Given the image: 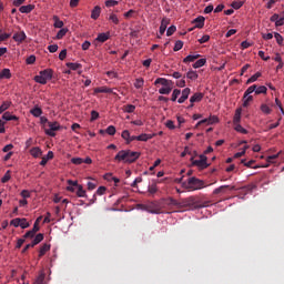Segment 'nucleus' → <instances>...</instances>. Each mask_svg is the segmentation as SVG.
Listing matches in <instances>:
<instances>
[{"label":"nucleus","mask_w":284,"mask_h":284,"mask_svg":"<svg viewBox=\"0 0 284 284\" xmlns=\"http://www.w3.org/2000/svg\"><path fill=\"white\" fill-rule=\"evenodd\" d=\"M141 152L132 151V150H121L114 156V161L118 163H135L138 159H140Z\"/></svg>","instance_id":"nucleus-1"},{"label":"nucleus","mask_w":284,"mask_h":284,"mask_svg":"<svg viewBox=\"0 0 284 284\" xmlns=\"http://www.w3.org/2000/svg\"><path fill=\"white\" fill-rule=\"evenodd\" d=\"M182 185L185 190H189L190 192H194L196 190H203V187H205V182L196 178H189L187 182H183Z\"/></svg>","instance_id":"nucleus-2"},{"label":"nucleus","mask_w":284,"mask_h":284,"mask_svg":"<svg viewBox=\"0 0 284 284\" xmlns=\"http://www.w3.org/2000/svg\"><path fill=\"white\" fill-rule=\"evenodd\" d=\"M52 79V69H45L40 71L39 75L34 77L36 83H40L41 85H45Z\"/></svg>","instance_id":"nucleus-3"},{"label":"nucleus","mask_w":284,"mask_h":284,"mask_svg":"<svg viewBox=\"0 0 284 284\" xmlns=\"http://www.w3.org/2000/svg\"><path fill=\"white\" fill-rule=\"evenodd\" d=\"M190 161L192 165H195L199 170H206V168H210V164H207V156H205V154H201L200 160H194V156H192Z\"/></svg>","instance_id":"nucleus-4"},{"label":"nucleus","mask_w":284,"mask_h":284,"mask_svg":"<svg viewBox=\"0 0 284 284\" xmlns=\"http://www.w3.org/2000/svg\"><path fill=\"white\" fill-rule=\"evenodd\" d=\"M253 92H256V84L248 87L247 90L244 92V108H247V105H250V102L254 101V97L250 95Z\"/></svg>","instance_id":"nucleus-5"},{"label":"nucleus","mask_w":284,"mask_h":284,"mask_svg":"<svg viewBox=\"0 0 284 284\" xmlns=\"http://www.w3.org/2000/svg\"><path fill=\"white\" fill-rule=\"evenodd\" d=\"M48 126L49 129H45V134L48 136H57L55 132H59V130H61V125L59 124V122H48Z\"/></svg>","instance_id":"nucleus-6"},{"label":"nucleus","mask_w":284,"mask_h":284,"mask_svg":"<svg viewBox=\"0 0 284 284\" xmlns=\"http://www.w3.org/2000/svg\"><path fill=\"white\" fill-rule=\"evenodd\" d=\"M68 185H73V186H75L78 189L77 196H79V199H85V196H88L85 194V190H83V185H80L79 182L72 181V180H68Z\"/></svg>","instance_id":"nucleus-7"},{"label":"nucleus","mask_w":284,"mask_h":284,"mask_svg":"<svg viewBox=\"0 0 284 284\" xmlns=\"http://www.w3.org/2000/svg\"><path fill=\"white\" fill-rule=\"evenodd\" d=\"M163 85L164 88H168V87H172L173 85V82L172 80H168L165 78H158L155 81H154V85Z\"/></svg>","instance_id":"nucleus-8"},{"label":"nucleus","mask_w":284,"mask_h":284,"mask_svg":"<svg viewBox=\"0 0 284 284\" xmlns=\"http://www.w3.org/2000/svg\"><path fill=\"white\" fill-rule=\"evenodd\" d=\"M27 38L28 36H26L24 31H20L13 34V41H16V43H23Z\"/></svg>","instance_id":"nucleus-9"},{"label":"nucleus","mask_w":284,"mask_h":284,"mask_svg":"<svg viewBox=\"0 0 284 284\" xmlns=\"http://www.w3.org/2000/svg\"><path fill=\"white\" fill-rule=\"evenodd\" d=\"M190 92H192L190 88L182 90V95L179 98L178 103H185L190 97Z\"/></svg>","instance_id":"nucleus-10"},{"label":"nucleus","mask_w":284,"mask_h":284,"mask_svg":"<svg viewBox=\"0 0 284 284\" xmlns=\"http://www.w3.org/2000/svg\"><path fill=\"white\" fill-rule=\"evenodd\" d=\"M203 101V93H194L191 98H190V108H194L193 103H199Z\"/></svg>","instance_id":"nucleus-11"},{"label":"nucleus","mask_w":284,"mask_h":284,"mask_svg":"<svg viewBox=\"0 0 284 284\" xmlns=\"http://www.w3.org/2000/svg\"><path fill=\"white\" fill-rule=\"evenodd\" d=\"M168 26H170V18H163L160 26V34H165V31L168 30Z\"/></svg>","instance_id":"nucleus-12"},{"label":"nucleus","mask_w":284,"mask_h":284,"mask_svg":"<svg viewBox=\"0 0 284 284\" xmlns=\"http://www.w3.org/2000/svg\"><path fill=\"white\" fill-rule=\"evenodd\" d=\"M194 28H203L205 26V17L200 16L193 20Z\"/></svg>","instance_id":"nucleus-13"},{"label":"nucleus","mask_w":284,"mask_h":284,"mask_svg":"<svg viewBox=\"0 0 284 284\" xmlns=\"http://www.w3.org/2000/svg\"><path fill=\"white\" fill-rule=\"evenodd\" d=\"M29 152H30L31 156H33V159H39V156H41V154H43V151H41V148H39V146L31 148Z\"/></svg>","instance_id":"nucleus-14"},{"label":"nucleus","mask_w":284,"mask_h":284,"mask_svg":"<svg viewBox=\"0 0 284 284\" xmlns=\"http://www.w3.org/2000/svg\"><path fill=\"white\" fill-rule=\"evenodd\" d=\"M32 10H34V4H27V6H22L19 8V11L22 14H30V12H32Z\"/></svg>","instance_id":"nucleus-15"},{"label":"nucleus","mask_w":284,"mask_h":284,"mask_svg":"<svg viewBox=\"0 0 284 284\" xmlns=\"http://www.w3.org/2000/svg\"><path fill=\"white\" fill-rule=\"evenodd\" d=\"M225 190H234V186L222 185L213 191V194H225Z\"/></svg>","instance_id":"nucleus-16"},{"label":"nucleus","mask_w":284,"mask_h":284,"mask_svg":"<svg viewBox=\"0 0 284 284\" xmlns=\"http://www.w3.org/2000/svg\"><path fill=\"white\" fill-rule=\"evenodd\" d=\"M95 94H110L112 93V89L106 87H100L94 89Z\"/></svg>","instance_id":"nucleus-17"},{"label":"nucleus","mask_w":284,"mask_h":284,"mask_svg":"<svg viewBox=\"0 0 284 284\" xmlns=\"http://www.w3.org/2000/svg\"><path fill=\"white\" fill-rule=\"evenodd\" d=\"M99 17H101V7L95 6L93 8V10L91 11V19H94V21H97V19H99Z\"/></svg>","instance_id":"nucleus-18"},{"label":"nucleus","mask_w":284,"mask_h":284,"mask_svg":"<svg viewBox=\"0 0 284 284\" xmlns=\"http://www.w3.org/2000/svg\"><path fill=\"white\" fill-rule=\"evenodd\" d=\"M241 112H242V109H236L235 114L233 116V125L241 124Z\"/></svg>","instance_id":"nucleus-19"},{"label":"nucleus","mask_w":284,"mask_h":284,"mask_svg":"<svg viewBox=\"0 0 284 284\" xmlns=\"http://www.w3.org/2000/svg\"><path fill=\"white\" fill-rule=\"evenodd\" d=\"M47 252H50V244L44 243V244L40 247V251H39V258L45 256V253H47Z\"/></svg>","instance_id":"nucleus-20"},{"label":"nucleus","mask_w":284,"mask_h":284,"mask_svg":"<svg viewBox=\"0 0 284 284\" xmlns=\"http://www.w3.org/2000/svg\"><path fill=\"white\" fill-rule=\"evenodd\" d=\"M67 68H69V70L77 71V70H81L83 65L81 63L68 62Z\"/></svg>","instance_id":"nucleus-21"},{"label":"nucleus","mask_w":284,"mask_h":284,"mask_svg":"<svg viewBox=\"0 0 284 284\" xmlns=\"http://www.w3.org/2000/svg\"><path fill=\"white\" fill-rule=\"evenodd\" d=\"M2 119L4 121H19V118L17 115L10 114V112H4Z\"/></svg>","instance_id":"nucleus-22"},{"label":"nucleus","mask_w":284,"mask_h":284,"mask_svg":"<svg viewBox=\"0 0 284 284\" xmlns=\"http://www.w3.org/2000/svg\"><path fill=\"white\" fill-rule=\"evenodd\" d=\"M150 139H154V134H146V133H142L140 135H138V141H150Z\"/></svg>","instance_id":"nucleus-23"},{"label":"nucleus","mask_w":284,"mask_h":284,"mask_svg":"<svg viewBox=\"0 0 284 284\" xmlns=\"http://www.w3.org/2000/svg\"><path fill=\"white\" fill-rule=\"evenodd\" d=\"M11 106H12V101L10 100L3 101L2 104L0 105V111L6 112V110H10Z\"/></svg>","instance_id":"nucleus-24"},{"label":"nucleus","mask_w":284,"mask_h":284,"mask_svg":"<svg viewBox=\"0 0 284 284\" xmlns=\"http://www.w3.org/2000/svg\"><path fill=\"white\" fill-rule=\"evenodd\" d=\"M30 113L32 114V116L39 118L41 116V114H43V110H41V108L39 106H34L30 110Z\"/></svg>","instance_id":"nucleus-25"},{"label":"nucleus","mask_w":284,"mask_h":284,"mask_svg":"<svg viewBox=\"0 0 284 284\" xmlns=\"http://www.w3.org/2000/svg\"><path fill=\"white\" fill-rule=\"evenodd\" d=\"M108 39H110V34L108 33H100L95 41H99L100 43H105V41H108Z\"/></svg>","instance_id":"nucleus-26"},{"label":"nucleus","mask_w":284,"mask_h":284,"mask_svg":"<svg viewBox=\"0 0 284 284\" xmlns=\"http://www.w3.org/2000/svg\"><path fill=\"white\" fill-rule=\"evenodd\" d=\"M12 73L10 72V69H3L0 72V79H11Z\"/></svg>","instance_id":"nucleus-27"},{"label":"nucleus","mask_w":284,"mask_h":284,"mask_svg":"<svg viewBox=\"0 0 284 284\" xmlns=\"http://www.w3.org/2000/svg\"><path fill=\"white\" fill-rule=\"evenodd\" d=\"M258 79H261V72H256L255 74H253V75L246 81V85H250V83H254V82L258 81Z\"/></svg>","instance_id":"nucleus-28"},{"label":"nucleus","mask_w":284,"mask_h":284,"mask_svg":"<svg viewBox=\"0 0 284 284\" xmlns=\"http://www.w3.org/2000/svg\"><path fill=\"white\" fill-rule=\"evenodd\" d=\"M235 132H239L240 134H248V131L243 128L241 124H234Z\"/></svg>","instance_id":"nucleus-29"},{"label":"nucleus","mask_w":284,"mask_h":284,"mask_svg":"<svg viewBox=\"0 0 284 284\" xmlns=\"http://www.w3.org/2000/svg\"><path fill=\"white\" fill-rule=\"evenodd\" d=\"M200 57L201 54L187 55L186 58H184L183 63H193V61H196V59H199Z\"/></svg>","instance_id":"nucleus-30"},{"label":"nucleus","mask_w":284,"mask_h":284,"mask_svg":"<svg viewBox=\"0 0 284 284\" xmlns=\"http://www.w3.org/2000/svg\"><path fill=\"white\" fill-rule=\"evenodd\" d=\"M21 221H26V217H22V219L16 217L11 220L10 225H13V227H20Z\"/></svg>","instance_id":"nucleus-31"},{"label":"nucleus","mask_w":284,"mask_h":284,"mask_svg":"<svg viewBox=\"0 0 284 284\" xmlns=\"http://www.w3.org/2000/svg\"><path fill=\"white\" fill-rule=\"evenodd\" d=\"M33 284H45V274L41 273L40 275H38Z\"/></svg>","instance_id":"nucleus-32"},{"label":"nucleus","mask_w":284,"mask_h":284,"mask_svg":"<svg viewBox=\"0 0 284 284\" xmlns=\"http://www.w3.org/2000/svg\"><path fill=\"white\" fill-rule=\"evenodd\" d=\"M205 63H207L206 59H200L197 60L194 64L193 68L196 70L199 68H203V65H205Z\"/></svg>","instance_id":"nucleus-33"},{"label":"nucleus","mask_w":284,"mask_h":284,"mask_svg":"<svg viewBox=\"0 0 284 284\" xmlns=\"http://www.w3.org/2000/svg\"><path fill=\"white\" fill-rule=\"evenodd\" d=\"M123 108H124V112H126V114H132L134 112V110H136V106L134 104H126Z\"/></svg>","instance_id":"nucleus-34"},{"label":"nucleus","mask_w":284,"mask_h":284,"mask_svg":"<svg viewBox=\"0 0 284 284\" xmlns=\"http://www.w3.org/2000/svg\"><path fill=\"white\" fill-rule=\"evenodd\" d=\"M145 81L143 80V78H138L134 82V88H136V90H141V88H143Z\"/></svg>","instance_id":"nucleus-35"},{"label":"nucleus","mask_w":284,"mask_h":284,"mask_svg":"<svg viewBox=\"0 0 284 284\" xmlns=\"http://www.w3.org/2000/svg\"><path fill=\"white\" fill-rule=\"evenodd\" d=\"M267 93V87L265 85H256L255 94H266Z\"/></svg>","instance_id":"nucleus-36"},{"label":"nucleus","mask_w":284,"mask_h":284,"mask_svg":"<svg viewBox=\"0 0 284 284\" xmlns=\"http://www.w3.org/2000/svg\"><path fill=\"white\" fill-rule=\"evenodd\" d=\"M186 78H189L191 81H196V79H199V73H196V71H189L186 73Z\"/></svg>","instance_id":"nucleus-37"},{"label":"nucleus","mask_w":284,"mask_h":284,"mask_svg":"<svg viewBox=\"0 0 284 284\" xmlns=\"http://www.w3.org/2000/svg\"><path fill=\"white\" fill-rule=\"evenodd\" d=\"M54 28H63V21L58 16H53Z\"/></svg>","instance_id":"nucleus-38"},{"label":"nucleus","mask_w":284,"mask_h":284,"mask_svg":"<svg viewBox=\"0 0 284 284\" xmlns=\"http://www.w3.org/2000/svg\"><path fill=\"white\" fill-rule=\"evenodd\" d=\"M172 92V85L171 87H162L159 89V94H170Z\"/></svg>","instance_id":"nucleus-39"},{"label":"nucleus","mask_w":284,"mask_h":284,"mask_svg":"<svg viewBox=\"0 0 284 284\" xmlns=\"http://www.w3.org/2000/svg\"><path fill=\"white\" fill-rule=\"evenodd\" d=\"M12 179L11 171H7L6 174L1 178V183H8Z\"/></svg>","instance_id":"nucleus-40"},{"label":"nucleus","mask_w":284,"mask_h":284,"mask_svg":"<svg viewBox=\"0 0 284 284\" xmlns=\"http://www.w3.org/2000/svg\"><path fill=\"white\" fill-rule=\"evenodd\" d=\"M231 7L233 8V10H241V8H243V1H233L231 3Z\"/></svg>","instance_id":"nucleus-41"},{"label":"nucleus","mask_w":284,"mask_h":284,"mask_svg":"<svg viewBox=\"0 0 284 284\" xmlns=\"http://www.w3.org/2000/svg\"><path fill=\"white\" fill-rule=\"evenodd\" d=\"M106 134H109L110 136H114V134H116V128H114V125H109L105 130Z\"/></svg>","instance_id":"nucleus-42"},{"label":"nucleus","mask_w":284,"mask_h":284,"mask_svg":"<svg viewBox=\"0 0 284 284\" xmlns=\"http://www.w3.org/2000/svg\"><path fill=\"white\" fill-rule=\"evenodd\" d=\"M179 97H181V90L174 89L173 93L171 95V101H173V102L176 101V99H179Z\"/></svg>","instance_id":"nucleus-43"},{"label":"nucleus","mask_w":284,"mask_h":284,"mask_svg":"<svg viewBox=\"0 0 284 284\" xmlns=\"http://www.w3.org/2000/svg\"><path fill=\"white\" fill-rule=\"evenodd\" d=\"M65 34H68V29H61L60 31H58L55 39L61 40Z\"/></svg>","instance_id":"nucleus-44"},{"label":"nucleus","mask_w":284,"mask_h":284,"mask_svg":"<svg viewBox=\"0 0 284 284\" xmlns=\"http://www.w3.org/2000/svg\"><path fill=\"white\" fill-rule=\"evenodd\" d=\"M261 111L263 112V114H272V109L267 104H262Z\"/></svg>","instance_id":"nucleus-45"},{"label":"nucleus","mask_w":284,"mask_h":284,"mask_svg":"<svg viewBox=\"0 0 284 284\" xmlns=\"http://www.w3.org/2000/svg\"><path fill=\"white\" fill-rule=\"evenodd\" d=\"M182 49H183V41L178 40L175 42V45H174L173 50H174V52H179V50H182Z\"/></svg>","instance_id":"nucleus-46"},{"label":"nucleus","mask_w":284,"mask_h":284,"mask_svg":"<svg viewBox=\"0 0 284 284\" xmlns=\"http://www.w3.org/2000/svg\"><path fill=\"white\" fill-rule=\"evenodd\" d=\"M41 241H43V234L39 233L36 235V237L33 239V244L39 245V243H41Z\"/></svg>","instance_id":"nucleus-47"},{"label":"nucleus","mask_w":284,"mask_h":284,"mask_svg":"<svg viewBox=\"0 0 284 284\" xmlns=\"http://www.w3.org/2000/svg\"><path fill=\"white\" fill-rule=\"evenodd\" d=\"M274 38L276 39V43L278 45H283V36H281V33L275 32Z\"/></svg>","instance_id":"nucleus-48"},{"label":"nucleus","mask_w":284,"mask_h":284,"mask_svg":"<svg viewBox=\"0 0 284 284\" xmlns=\"http://www.w3.org/2000/svg\"><path fill=\"white\" fill-rule=\"evenodd\" d=\"M176 32V26H171L168 30H166V37H172V34H174Z\"/></svg>","instance_id":"nucleus-49"},{"label":"nucleus","mask_w":284,"mask_h":284,"mask_svg":"<svg viewBox=\"0 0 284 284\" xmlns=\"http://www.w3.org/2000/svg\"><path fill=\"white\" fill-rule=\"evenodd\" d=\"M71 163H73V165H81L83 163V159L82 158H72Z\"/></svg>","instance_id":"nucleus-50"},{"label":"nucleus","mask_w":284,"mask_h":284,"mask_svg":"<svg viewBox=\"0 0 284 284\" xmlns=\"http://www.w3.org/2000/svg\"><path fill=\"white\" fill-rule=\"evenodd\" d=\"M122 139H124V141H126V143L130 141V131L129 130H124L122 131L121 134Z\"/></svg>","instance_id":"nucleus-51"},{"label":"nucleus","mask_w":284,"mask_h":284,"mask_svg":"<svg viewBox=\"0 0 284 284\" xmlns=\"http://www.w3.org/2000/svg\"><path fill=\"white\" fill-rule=\"evenodd\" d=\"M37 233L30 230L23 235V239H34Z\"/></svg>","instance_id":"nucleus-52"},{"label":"nucleus","mask_w":284,"mask_h":284,"mask_svg":"<svg viewBox=\"0 0 284 284\" xmlns=\"http://www.w3.org/2000/svg\"><path fill=\"white\" fill-rule=\"evenodd\" d=\"M156 192H159L156 184H152L149 186V194H156Z\"/></svg>","instance_id":"nucleus-53"},{"label":"nucleus","mask_w":284,"mask_h":284,"mask_svg":"<svg viewBox=\"0 0 284 284\" xmlns=\"http://www.w3.org/2000/svg\"><path fill=\"white\" fill-rule=\"evenodd\" d=\"M119 2L115 0H106L105 1V6L106 8H114V6H116Z\"/></svg>","instance_id":"nucleus-54"},{"label":"nucleus","mask_w":284,"mask_h":284,"mask_svg":"<svg viewBox=\"0 0 284 284\" xmlns=\"http://www.w3.org/2000/svg\"><path fill=\"white\" fill-rule=\"evenodd\" d=\"M110 21H112V23H114L115 26H119V18L116 17V14L112 13L109 17Z\"/></svg>","instance_id":"nucleus-55"},{"label":"nucleus","mask_w":284,"mask_h":284,"mask_svg":"<svg viewBox=\"0 0 284 284\" xmlns=\"http://www.w3.org/2000/svg\"><path fill=\"white\" fill-rule=\"evenodd\" d=\"M49 52H51L52 54H54V52H57V50H59V45L58 44H50L48 47Z\"/></svg>","instance_id":"nucleus-56"},{"label":"nucleus","mask_w":284,"mask_h":284,"mask_svg":"<svg viewBox=\"0 0 284 284\" xmlns=\"http://www.w3.org/2000/svg\"><path fill=\"white\" fill-rule=\"evenodd\" d=\"M281 26H284V11L282 13V17L278 16V20L276 22V28H280Z\"/></svg>","instance_id":"nucleus-57"},{"label":"nucleus","mask_w":284,"mask_h":284,"mask_svg":"<svg viewBox=\"0 0 284 284\" xmlns=\"http://www.w3.org/2000/svg\"><path fill=\"white\" fill-rule=\"evenodd\" d=\"M20 227H21L22 230H27V227H30V223L28 222L27 219H24V221H21V222H20Z\"/></svg>","instance_id":"nucleus-58"},{"label":"nucleus","mask_w":284,"mask_h":284,"mask_svg":"<svg viewBox=\"0 0 284 284\" xmlns=\"http://www.w3.org/2000/svg\"><path fill=\"white\" fill-rule=\"evenodd\" d=\"M20 196H22V199H30V191L28 190H22L20 193Z\"/></svg>","instance_id":"nucleus-59"},{"label":"nucleus","mask_w":284,"mask_h":284,"mask_svg":"<svg viewBox=\"0 0 284 284\" xmlns=\"http://www.w3.org/2000/svg\"><path fill=\"white\" fill-rule=\"evenodd\" d=\"M108 189L105 187V186H100L98 190H97V194L99 195V196H103V194H105V191H106Z\"/></svg>","instance_id":"nucleus-60"},{"label":"nucleus","mask_w":284,"mask_h":284,"mask_svg":"<svg viewBox=\"0 0 284 284\" xmlns=\"http://www.w3.org/2000/svg\"><path fill=\"white\" fill-rule=\"evenodd\" d=\"M11 34L10 33H2L0 34V43L3 41H8L10 39Z\"/></svg>","instance_id":"nucleus-61"},{"label":"nucleus","mask_w":284,"mask_h":284,"mask_svg":"<svg viewBox=\"0 0 284 284\" xmlns=\"http://www.w3.org/2000/svg\"><path fill=\"white\" fill-rule=\"evenodd\" d=\"M34 61H37V57H34V55H30L29 58H27L28 65H32V63H34Z\"/></svg>","instance_id":"nucleus-62"},{"label":"nucleus","mask_w":284,"mask_h":284,"mask_svg":"<svg viewBox=\"0 0 284 284\" xmlns=\"http://www.w3.org/2000/svg\"><path fill=\"white\" fill-rule=\"evenodd\" d=\"M210 41V36L205 34L201 39H199V43H207Z\"/></svg>","instance_id":"nucleus-63"},{"label":"nucleus","mask_w":284,"mask_h":284,"mask_svg":"<svg viewBox=\"0 0 284 284\" xmlns=\"http://www.w3.org/2000/svg\"><path fill=\"white\" fill-rule=\"evenodd\" d=\"M97 119H99V112L91 111V121H97Z\"/></svg>","instance_id":"nucleus-64"}]
</instances>
